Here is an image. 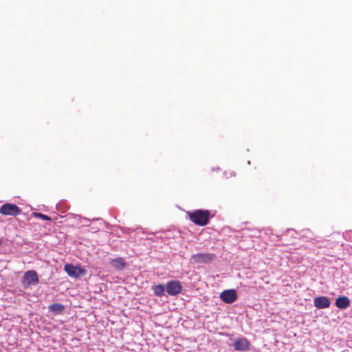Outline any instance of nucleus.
<instances>
[{"instance_id": "obj_1", "label": "nucleus", "mask_w": 352, "mask_h": 352, "mask_svg": "<svg viewBox=\"0 0 352 352\" xmlns=\"http://www.w3.org/2000/svg\"><path fill=\"white\" fill-rule=\"evenodd\" d=\"M187 214L192 223L199 226H206L210 219V213L208 210H196L193 212H188Z\"/></svg>"}, {"instance_id": "obj_2", "label": "nucleus", "mask_w": 352, "mask_h": 352, "mask_svg": "<svg viewBox=\"0 0 352 352\" xmlns=\"http://www.w3.org/2000/svg\"><path fill=\"white\" fill-rule=\"evenodd\" d=\"M21 210L15 204L6 203L0 208V213L5 216L16 217L21 214Z\"/></svg>"}, {"instance_id": "obj_3", "label": "nucleus", "mask_w": 352, "mask_h": 352, "mask_svg": "<svg viewBox=\"0 0 352 352\" xmlns=\"http://www.w3.org/2000/svg\"><path fill=\"white\" fill-rule=\"evenodd\" d=\"M215 258V254L210 253H199L191 256V259L196 263H208L212 261Z\"/></svg>"}, {"instance_id": "obj_4", "label": "nucleus", "mask_w": 352, "mask_h": 352, "mask_svg": "<svg viewBox=\"0 0 352 352\" xmlns=\"http://www.w3.org/2000/svg\"><path fill=\"white\" fill-rule=\"evenodd\" d=\"M65 271L70 277L78 278L85 274V270L81 267L74 266L72 264H66L64 266Z\"/></svg>"}, {"instance_id": "obj_5", "label": "nucleus", "mask_w": 352, "mask_h": 352, "mask_svg": "<svg viewBox=\"0 0 352 352\" xmlns=\"http://www.w3.org/2000/svg\"><path fill=\"white\" fill-rule=\"evenodd\" d=\"M182 285L177 280L169 281L166 285V292L170 296H176L182 292Z\"/></svg>"}, {"instance_id": "obj_6", "label": "nucleus", "mask_w": 352, "mask_h": 352, "mask_svg": "<svg viewBox=\"0 0 352 352\" xmlns=\"http://www.w3.org/2000/svg\"><path fill=\"white\" fill-rule=\"evenodd\" d=\"M38 277L36 271L29 270L27 271L23 278V283L27 285H36L38 283Z\"/></svg>"}, {"instance_id": "obj_7", "label": "nucleus", "mask_w": 352, "mask_h": 352, "mask_svg": "<svg viewBox=\"0 0 352 352\" xmlns=\"http://www.w3.org/2000/svg\"><path fill=\"white\" fill-rule=\"evenodd\" d=\"M220 298L226 303H232L237 298V294L234 289H227L220 294Z\"/></svg>"}, {"instance_id": "obj_8", "label": "nucleus", "mask_w": 352, "mask_h": 352, "mask_svg": "<svg viewBox=\"0 0 352 352\" xmlns=\"http://www.w3.org/2000/svg\"><path fill=\"white\" fill-rule=\"evenodd\" d=\"M250 346V342L245 338L237 339L233 342V346L236 351H247Z\"/></svg>"}, {"instance_id": "obj_9", "label": "nucleus", "mask_w": 352, "mask_h": 352, "mask_svg": "<svg viewBox=\"0 0 352 352\" xmlns=\"http://www.w3.org/2000/svg\"><path fill=\"white\" fill-rule=\"evenodd\" d=\"M314 304L318 309H325L330 307L331 302L327 296H319L314 298Z\"/></svg>"}, {"instance_id": "obj_10", "label": "nucleus", "mask_w": 352, "mask_h": 352, "mask_svg": "<svg viewBox=\"0 0 352 352\" xmlns=\"http://www.w3.org/2000/svg\"><path fill=\"white\" fill-rule=\"evenodd\" d=\"M351 301L346 296H339L336 300V305L338 308L341 309H345L349 307Z\"/></svg>"}, {"instance_id": "obj_11", "label": "nucleus", "mask_w": 352, "mask_h": 352, "mask_svg": "<svg viewBox=\"0 0 352 352\" xmlns=\"http://www.w3.org/2000/svg\"><path fill=\"white\" fill-rule=\"evenodd\" d=\"M111 263L115 269L118 270H121L124 269L126 265V261H124V258H122L121 257H118L115 259H113L111 261Z\"/></svg>"}, {"instance_id": "obj_12", "label": "nucleus", "mask_w": 352, "mask_h": 352, "mask_svg": "<svg viewBox=\"0 0 352 352\" xmlns=\"http://www.w3.org/2000/svg\"><path fill=\"white\" fill-rule=\"evenodd\" d=\"M65 309L63 305L60 303H53L49 307V309L50 311L53 312L55 314H58L61 313Z\"/></svg>"}, {"instance_id": "obj_13", "label": "nucleus", "mask_w": 352, "mask_h": 352, "mask_svg": "<svg viewBox=\"0 0 352 352\" xmlns=\"http://www.w3.org/2000/svg\"><path fill=\"white\" fill-rule=\"evenodd\" d=\"M165 287L163 285L159 284L153 287L154 294L157 296H162L164 295Z\"/></svg>"}, {"instance_id": "obj_14", "label": "nucleus", "mask_w": 352, "mask_h": 352, "mask_svg": "<svg viewBox=\"0 0 352 352\" xmlns=\"http://www.w3.org/2000/svg\"><path fill=\"white\" fill-rule=\"evenodd\" d=\"M33 215L34 217H36L41 218L43 220H46V221H51L52 220L51 217H50L49 216L45 215L44 214H42V213L34 212Z\"/></svg>"}, {"instance_id": "obj_15", "label": "nucleus", "mask_w": 352, "mask_h": 352, "mask_svg": "<svg viewBox=\"0 0 352 352\" xmlns=\"http://www.w3.org/2000/svg\"><path fill=\"white\" fill-rule=\"evenodd\" d=\"M1 243H2V242H1V241L0 240V245L1 244Z\"/></svg>"}]
</instances>
